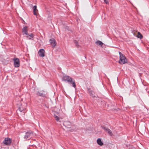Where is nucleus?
Masks as SVG:
<instances>
[{
    "instance_id": "nucleus-1",
    "label": "nucleus",
    "mask_w": 149,
    "mask_h": 149,
    "mask_svg": "<svg viewBox=\"0 0 149 149\" xmlns=\"http://www.w3.org/2000/svg\"><path fill=\"white\" fill-rule=\"evenodd\" d=\"M62 80L64 81H67L70 84H72V86L74 87L75 88L76 87L74 81L73 80V79L68 76H64L62 78Z\"/></svg>"
},
{
    "instance_id": "nucleus-2",
    "label": "nucleus",
    "mask_w": 149,
    "mask_h": 149,
    "mask_svg": "<svg viewBox=\"0 0 149 149\" xmlns=\"http://www.w3.org/2000/svg\"><path fill=\"white\" fill-rule=\"evenodd\" d=\"M120 55V60L119 61V63L121 64H123L127 63V60L125 56L120 52H119Z\"/></svg>"
},
{
    "instance_id": "nucleus-3",
    "label": "nucleus",
    "mask_w": 149,
    "mask_h": 149,
    "mask_svg": "<svg viewBox=\"0 0 149 149\" xmlns=\"http://www.w3.org/2000/svg\"><path fill=\"white\" fill-rule=\"evenodd\" d=\"M34 136V135L33 132L31 131H29L26 133L25 135L24 136V138L25 139H29L33 137Z\"/></svg>"
},
{
    "instance_id": "nucleus-4",
    "label": "nucleus",
    "mask_w": 149,
    "mask_h": 149,
    "mask_svg": "<svg viewBox=\"0 0 149 149\" xmlns=\"http://www.w3.org/2000/svg\"><path fill=\"white\" fill-rule=\"evenodd\" d=\"M14 65L15 67H18L20 65L19 61L18 58H15L13 59Z\"/></svg>"
},
{
    "instance_id": "nucleus-5",
    "label": "nucleus",
    "mask_w": 149,
    "mask_h": 149,
    "mask_svg": "<svg viewBox=\"0 0 149 149\" xmlns=\"http://www.w3.org/2000/svg\"><path fill=\"white\" fill-rule=\"evenodd\" d=\"M63 125L65 127L67 128H70L71 127V123L69 121H64Z\"/></svg>"
},
{
    "instance_id": "nucleus-6",
    "label": "nucleus",
    "mask_w": 149,
    "mask_h": 149,
    "mask_svg": "<svg viewBox=\"0 0 149 149\" xmlns=\"http://www.w3.org/2000/svg\"><path fill=\"white\" fill-rule=\"evenodd\" d=\"M3 143L6 145H8L10 144L11 143V139L10 138H8L5 139L3 141Z\"/></svg>"
},
{
    "instance_id": "nucleus-7",
    "label": "nucleus",
    "mask_w": 149,
    "mask_h": 149,
    "mask_svg": "<svg viewBox=\"0 0 149 149\" xmlns=\"http://www.w3.org/2000/svg\"><path fill=\"white\" fill-rule=\"evenodd\" d=\"M45 51L43 49H40L38 52L39 56L42 57L45 56Z\"/></svg>"
},
{
    "instance_id": "nucleus-8",
    "label": "nucleus",
    "mask_w": 149,
    "mask_h": 149,
    "mask_svg": "<svg viewBox=\"0 0 149 149\" xmlns=\"http://www.w3.org/2000/svg\"><path fill=\"white\" fill-rule=\"evenodd\" d=\"M102 128L104 129L105 131H106L108 134L111 136H112L113 134L111 131L109 129L106 128V127H103Z\"/></svg>"
},
{
    "instance_id": "nucleus-9",
    "label": "nucleus",
    "mask_w": 149,
    "mask_h": 149,
    "mask_svg": "<svg viewBox=\"0 0 149 149\" xmlns=\"http://www.w3.org/2000/svg\"><path fill=\"white\" fill-rule=\"evenodd\" d=\"M27 31V26H25L23 28L22 31L23 33H24L26 35H28ZM23 35H24V34H23Z\"/></svg>"
},
{
    "instance_id": "nucleus-10",
    "label": "nucleus",
    "mask_w": 149,
    "mask_h": 149,
    "mask_svg": "<svg viewBox=\"0 0 149 149\" xmlns=\"http://www.w3.org/2000/svg\"><path fill=\"white\" fill-rule=\"evenodd\" d=\"M33 13L34 15H37L38 13V10L37 9L36 6H35L33 7Z\"/></svg>"
},
{
    "instance_id": "nucleus-11",
    "label": "nucleus",
    "mask_w": 149,
    "mask_h": 149,
    "mask_svg": "<svg viewBox=\"0 0 149 149\" xmlns=\"http://www.w3.org/2000/svg\"><path fill=\"white\" fill-rule=\"evenodd\" d=\"M49 42L51 45H52V46L53 47H55L56 45V42L54 39H50L49 40Z\"/></svg>"
},
{
    "instance_id": "nucleus-12",
    "label": "nucleus",
    "mask_w": 149,
    "mask_h": 149,
    "mask_svg": "<svg viewBox=\"0 0 149 149\" xmlns=\"http://www.w3.org/2000/svg\"><path fill=\"white\" fill-rule=\"evenodd\" d=\"M134 36L137 37V38L141 39L143 38L142 35L139 32H138V35H136V34L135 33H134Z\"/></svg>"
},
{
    "instance_id": "nucleus-13",
    "label": "nucleus",
    "mask_w": 149,
    "mask_h": 149,
    "mask_svg": "<svg viewBox=\"0 0 149 149\" xmlns=\"http://www.w3.org/2000/svg\"><path fill=\"white\" fill-rule=\"evenodd\" d=\"M97 141L98 144L100 146H102L103 145V142H102L101 139L100 138L98 139L97 140Z\"/></svg>"
},
{
    "instance_id": "nucleus-14",
    "label": "nucleus",
    "mask_w": 149,
    "mask_h": 149,
    "mask_svg": "<svg viewBox=\"0 0 149 149\" xmlns=\"http://www.w3.org/2000/svg\"><path fill=\"white\" fill-rule=\"evenodd\" d=\"M54 117L56 120L57 121L61 122V121L60 120L61 118L56 115H54Z\"/></svg>"
},
{
    "instance_id": "nucleus-15",
    "label": "nucleus",
    "mask_w": 149,
    "mask_h": 149,
    "mask_svg": "<svg viewBox=\"0 0 149 149\" xmlns=\"http://www.w3.org/2000/svg\"><path fill=\"white\" fill-rule=\"evenodd\" d=\"M96 44L98 45H102L103 44V43L101 41H98L96 42Z\"/></svg>"
},
{
    "instance_id": "nucleus-16",
    "label": "nucleus",
    "mask_w": 149,
    "mask_h": 149,
    "mask_svg": "<svg viewBox=\"0 0 149 149\" xmlns=\"http://www.w3.org/2000/svg\"><path fill=\"white\" fill-rule=\"evenodd\" d=\"M33 36L32 34H31L30 35H29L26 36V37L29 39H31L32 38H33Z\"/></svg>"
},
{
    "instance_id": "nucleus-17",
    "label": "nucleus",
    "mask_w": 149,
    "mask_h": 149,
    "mask_svg": "<svg viewBox=\"0 0 149 149\" xmlns=\"http://www.w3.org/2000/svg\"><path fill=\"white\" fill-rule=\"evenodd\" d=\"M74 43L76 46L78 47L79 46V45H78V42L77 41L75 40L74 41Z\"/></svg>"
},
{
    "instance_id": "nucleus-18",
    "label": "nucleus",
    "mask_w": 149,
    "mask_h": 149,
    "mask_svg": "<svg viewBox=\"0 0 149 149\" xmlns=\"http://www.w3.org/2000/svg\"><path fill=\"white\" fill-rule=\"evenodd\" d=\"M37 94L38 95H39V96H42V93H41L40 92H38V93H37Z\"/></svg>"
},
{
    "instance_id": "nucleus-19",
    "label": "nucleus",
    "mask_w": 149,
    "mask_h": 149,
    "mask_svg": "<svg viewBox=\"0 0 149 149\" xmlns=\"http://www.w3.org/2000/svg\"><path fill=\"white\" fill-rule=\"evenodd\" d=\"M90 95L93 97H94L95 96H94V93L93 92H91V93H90Z\"/></svg>"
},
{
    "instance_id": "nucleus-20",
    "label": "nucleus",
    "mask_w": 149,
    "mask_h": 149,
    "mask_svg": "<svg viewBox=\"0 0 149 149\" xmlns=\"http://www.w3.org/2000/svg\"><path fill=\"white\" fill-rule=\"evenodd\" d=\"M104 2L106 4H109L108 0H104Z\"/></svg>"
},
{
    "instance_id": "nucleus-21",
    "label": "nucleus",
    "mask_w": 149,
    "mask_h": 149,
    "mask_svg": "<svg viewBox=\"0 0 149 149\" xmlns=\"http://www.w3.org/2000/svg\"><path fill=\"white\" fill-rule=\"evenodd\" d=\"M19 110L20 111V112H22L23 111L22 109L21 108H19Z\"/></svg>"
}]
</instances>
